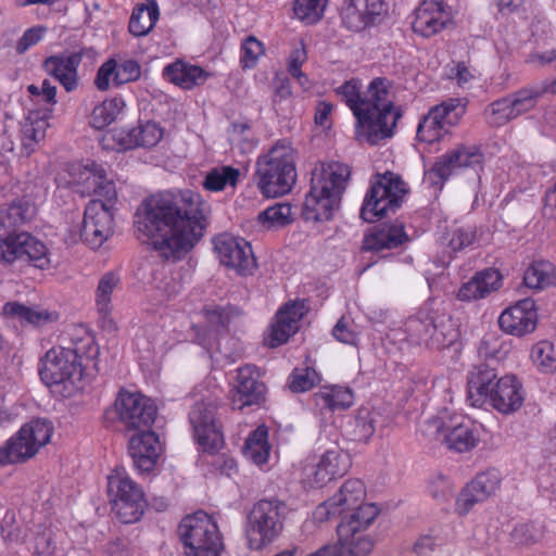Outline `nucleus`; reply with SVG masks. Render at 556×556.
<instances>
[{"label": "nucleus", "instance_id": "f257e3e1", "mask_svg": "<svg viewBox=\"0 0 556 556\" xmlns=\"http://www.w3.org/2000/svg\"><path fill=\"white\" fill-rule=\"evenodd\" d=\"M210 204L194 191L147 199L135 214L138 239L151 244L166 260H180L204 236Z\"/></svg>", "mask_w": 556, "mask_h": 556}, {"label": "nucleus", "instance_id": "f03ea898", "mask_svg": "<svg viewBox=\"0 0 556 556\" xmlns=\"http://www.w3.org/2000/svg\"><path fill=\"white\" fill-rule=\"evenodd\" d=\"M390 83L387 78L377 77L361 96L355 80L344 83L337 89L357 119V136L370 144L393 136L401 112L395 111L389 98Z\"/></svg>", "mask_w": 556, "mask_h": 556}, {"label": "nucleus", "instance_id": "7ed1b4c3", "mask_svg": "<svg viewBox=\"0 0 556 556\" xmlns=\"http://www.w3.org/2000/svg\"><path fill=\"white\" fill-rule=\"evenodd\" d=\"M348 165L339 162L321 164L312 173L311 189L303 204L305 220L326 222L339 210L350 177Z\"/></svg>", "mask_w": 556, "mask_h": 556}, {"label": "nucleus", "instance_id": "20e7f679", "mask_svg": "<svg viewBox=\"0 0 556 556\" xmlns=\"http://www.w3.org/2000/svg\"><path fill=\"white\" fill-rule=\"evenodd\" d=\"M379 515L374 503H365L345 510L337 526L338 544L324 545L306 556H368L374 548V541L365 531Z\"/></svg>", "mask_w": 556, "mask_h": 556}, {"label": "nucleus", "instance_id": "39448f33", "mask_svg": "<svg viewBox=\"0 0 556 556\" xmlns=\"http://www.w3.org/2000/svg\"><path fill=\"white\" fill-rule=\"evenodd\" d=\"M256 185L266 198L289 193L296 181L292 151L285 144H275L256 162Z\"/></svg>", "mask_w": 556, "mask_h": 556}, {"label": "nucleus", "instance_id": "423d86ee", "mask_svg": "<svg viewBox=\"0 0 556 556\" xmlns=\"http://www.w3.org/2000/svg\"><path fill=\"white\" fill-rule=\"evenodd\" d=\"M288 513L287 504L277 497L256 502L248 515L245 527L249 547L261 551L279 538Z\"/></svg>", "mask_w": 556, "mask_h": 556}, {"label": "nucleus", "instance_id": "0eeeda50", "mask_svg": "<svg viewBox=\"0 0 556 556\" xmlns=\"http://www.w3.org/2000/svg\"><path fill=\"white\" fill-rule=\"evenodd\" d=\"M177 533L184 545L185 556H220L224 549L217 523L202 510L186 516L180 521Z\"/></svg>", "mask_w": 556, "mask_h": 556}, {"label": "nucleus", "instance_id": "6e6552de", "mask_svg": "<svg viewBox=\"0 0 556 556\" xmlns=\"http://www.w3.org/2000/svg\"><path fill=\"white\" fill-rule=\"evenodd\" d=\"M406 193V184L401 176L392 172L376 175L361 208L362 219L375 223L390 213L394 214Z\"/></svg>", "mask_w": 556, "mask_h": 556}, {"label": "nucleus", "instance_id": "1a4fd4ad", "mask_svg": "<svg viewBox=\"0 0 556 556\" xmlns=\"http://www.w3.org/2000/svg\"><path fill=\"white\" fill-rule=\"evenodd\" d=\"M108 491L112 513L122 523L130 525L141 520L148 503L142 488L128 476L124 467H116L108 476Z\"/></svg>", "mask_w": 556, "mask_h": 556}, {"label": "nucleus", "instance_id": "9d476101", "mask_svg": "<svg viewBox=\"0 0 556 556\" xmlns=\"http://www.w3.org/2000/svg\"><path fill=\"white\" fill-rule=\"evenodd\" d=\"M39 375L48 387L63 386L64 390L70 391L83 378L81 356L74 349L52 348L41 358Z\"/></svg>", "mask_w": 556, "mask_h": 556}, {"label": "nucleus", "instance_id": "9b49d317", "mask_svg": "<svg viewBox=\"0 0 556 556\" xmlns=\"http://www.w3.org/2000/svg\"><path fill=\"white\" fill-rule=\"evenodd\" d=\"M53 427L47 419H33L0 447V466L25 462L36 455L52 435Z\"/></svg>", "mask_w": 556, "mask_h": 556}, {"label": "nucleus", "instance_id": "f8f14e48", "mask_svg": "<svg viewBox=\"0 0 556 556\" xmlns=\"http://www.w3.org/2000/svg\"><path fill=\"white\" fill-rule=\"evenodd\" d=\"M428 425L442 438V442L450 450L466 452L477 444L475 425L463 415L451 414L447 409H443L429 419Z\"/></svg>", "mask_w": 556, "mask_h": 556}, {"label": "nucleus", "instance_id": "ddd939ff", "mask_svg": "<svg viewBox=\"0 0 556 556\" xmlns=\"http://www.w3.org/2000/svg\"><path fill=\"white\" fill-rule=\"evenodd\" d=\"M15 261L29 262L40 269L50 265L47 247L26 231H12L0 238V262L11 264Z\"/></svg>", "mask_w": 556, "mask_h": 556}, {"label": "nucleus", "instance_id": "4468645a", "mask_svg": "<svg viewBox=\"0 0 556 556\" xmlns=\"http://www.w3.org/2000/svg\"><path fill=\"white\" fill-rule=\"evenodd\" d=\"M465 110L459 99H448L431 108L418 124L417 139L428 143L439 141L448 131L447 127L458 124Z\"/></svg>", "mask_w": 556, "mask_h": 556}, {"label": "nucleus", "instance_id": "2eb2a0df", "mask_svg": "<svg viewBox=\"0 0 556 556\" xmlns=\"http://www.w3.org/2000/svg\"><path fill=\"white\" fill-rule=\"evenodd\" d=\"M114 407L119 422L128 431L150 429L156 415L155 405L141 393L121 391Z\"/></svg>", "mask_w": 556, "mask_h": 556}, {"label": "nucleus", "instance_id": "dca6fc26", "mask_svg": "<svg viewBox=\"0 0 556 556\" xmlns=\"http://www.w3.org/2000/svg\"><path fill=\"white\" fill-rule=\"evenodd\" d=\"M482 162L483 154L479 148L459 144L439 156L425 176L431 186L442 187L456 169L480 167Z\"/></svg>", "mask_w": 556, "mask_h": 556}, {"label": "nucleus", "instance_id": "f3484780", "mask_svg": "<svg viewBox=\"0 0 556 556\" xmlns=\"http://www.w3.org/2000/svg\"><path fill=\"white\" fill-rule=\"evenodd\" d=\"M113 211L100 200L90 201L85 208L78 232L83 243L100 248L113 235Z\"/></svg>", "mask_w": 556, "mask_h": 556}, {"label": "nucleus", "instance_id": "a211bd4d", "mask_svg": "<svg viewBox=\"0 0 556 556\" xmlns=\"http://www.w3.org/2000/svg\"><path fill=\"white\" fill-rule=\"evenodd\" d=\"M216 412L217 406L214 402L201 401L194 403L189 413L194 438L201 448L210 454L217 452L224 443L216 420Z\"/></svg>", "mask_w": 556, "mask_h": 556}, {"label": "nucleus", "instance_id": "6ab92c4d", "mask_svg": "<svg viewBox=\"0 0 556 556\" xmlns=\"http://www.w3.org/2000/svg\"><path fill=\"white\" fill-rule=\"evenodd\" d=\"M214 251L220 264L236 269L239 275L252 274L256 267L251 244L242 238L222 233L214 238Z\"/></svg>", "mask_w": 556, "mask_h": 556}, {"label": "nucleus", "instance_id": "aec40b11", "mask_svg": "<svg viewBox=\"0 0 556 556\" xmlns=\"http://www.w3.org/2000/svg\"><path fill=\"white\" fill-rule=\"evenodd\" d=\"M267 388L261 380L256 366L245 365L237 370L236 382L231 389L233 409L242 410L249 406H260L265 402Z\"/></svg>", "mask_w": 556, "mask_h": 556}, {"label": "nucleus", "instance_id": "412c9836", "mask_svg": "<svg viewBox=\"0 0 556 556\" xmlns=\"http://www.w3.org/2000/svg\"><path fill=\"white\" fill-rule=\"evenodd\" d=\"M365 496V485L359 479L346 480L339 491L318 505L314 511V519L318 522H325L342 515L345 510L362 505V501Z\"/></svg>", "mask_w": 556, "mask_h": 556}, {"label": "nucleus", "instance_id": "4be33fe9", "mask_svg": "<svg viewBox=\"0 0 556 556\" xmlns=\"http://www.w3.org/2000/svg\"><path fill=\"white\" fill-rule=\"evenodd\" d=\"M386 11L382 0H346L341 17L350 30L362 31L380 23Z\"/></svg>", "mask_w": 556, "mask_h": 556}, {"label": "nucleus", "instance_id": "5701e85b", "mask_svg": "<svg viewBox=\"0 0 556 556\" xmlns=\"http://www.w3.org/2000/svg\"><path fill=\"white\" fill-rule=\"evenodd\" d=\"M538 313L534 300L526 298L506 308L498 317L500 328L516 337H522L535 330Z\"/></svg>", "mask_w": 556, "mask_h": 556}, {"label": "nucleus", "instance_id": "b1692460", "mask_svg": "<svg viewBox=\"0 0 556 556\" xmlns=\"http://www.w3.org/2000/svg\"><path fill=\"white\" fill-rule=\"evenodd\" d=\"M160 451L159 437L151 429L137 431L129 439L128 454L140 473H149L155 468Z\"/></svg>", "mask_w": 556, "mask_h": 556}, {"label": "nucleus", "instance_id": "393cba45", "mask_svg": "<svg viewBox=\"0 0 556 556\" xmlns=\"http://www.w3.org/2000/svg\"><path fill=\"white\" fill-rule=\"evenodd\" d=\"M109 137L116 142L118 150L151 148L162 139L163 130L156 123L147 122L129 129L115 127L105 135V139Z\"/></svg>", "mask_w": 556, "mask_h": 556}, {"label": "nucleus", "instance_id": "a878e982", "mask_svg": "<svg viewBox=\"0 0 556 556\" xmlns=\"http://www.w3.org/2000/svg\"><path fill=\"white\" fill-rule=\"evenodd\" d=\"M500 486L496 472L488 471L477 475L459 493L456 505L459 514H467L475 504L485 501Z\"/></svg>", "mask_w": 556, "mask_h": 556}, {"label": "nucleus", "instance_id": "bb28decb", "mask_svg": "<svg viewBox=\"0 0 556 556\" xmlns=\"http://www.w3.org/2000/svg\"><path fill=\"white\" fill-rule=\"evenodd\" d=\"M488 397V403L503 414H510L518 410L525 401L522 386L513 375L501 377Z\"/></svg>", "mask_w": 556, "mask_h": 556}, {"label": "nucleus", "instance_id": "cd10ccee", "mask_svg": "<svg viewBox=\"0 0 556 556\" xmlns=\"http://www.w3.org/2000/svg\"><path fill=\"white\" fill-rule=\"evenodd\" d=\"M497 372L491 364L475 365L467 376L468 401L475 407H482L495 389Z\"/></svg>", "mask_w": 556, "mask_h": 556}, {"label": "nucleus", "instance_id": "c85d7f7f", "mask_svg": "<svg viewBox=\"0 0 556 556\" xmlns=\"http://www.w3.org/2000/svg\"><path fill=\"white\" fill-rule=\"evenodd\" d=\"M80 62V53H63L47 58L42 66L48 75L53 76L67 92H71L77 87V68Z\"/></svg>", "mask_w": 556, "mask_h": 556}, {"label": "nucleus", "instance_id": "c756f323", "mask_svg": "<svg viewBox=\"0 0 556 556\" xmlns=\"http://www.w3.org/2000/svg\"><path fill=\"white\" fill-rule=\"evenodd\" d=\"M502 275L497 269L486 268L478 271L468 282L464 283L457 293L462 301L479 300L501 288Z\"/></svg>", "mask_w": 556, "mask_h": 556}, {"label": "nucleus", "instance_id": "7c9ffc66", "mask_svg": "<svg viewBox=\"0 0 556 556\" xmlns=\"http://www.w3.org/2000/svg\"><path fill=\"white\" fill-rule=\"evenodd\" d=\"M446 20L441 3L424 1L415 11L412 22L414 33L422 37H431L445 27Z\"/></svg>", "mask_w": 556, "mask_h": 556}, {"label": "nucleus", "instance_id": "2f4dec72", "mask_svg": "<svg viewBox=\"0 0 556 556\" xmlns=\"http://www.w3.org/2000/svg\"><path fill=\"white\" fill-rule=\"evenodd\" d=\"M407 240L408 236L402 224L384 225L365 238L363 249L380 252L399 248Z\"/></svg>", "mask_w": 556, "mask_h": 556}, {"label": "nucleus", "instance_id": "473e14b6", "mask_svg": "<svg viewBox=\"0 0 556 556\" xmlns=\"http://www.w3.org/2000/svg\"><path fill=\"white\" fill-rule=\"evenodd\" d=\"M208 73L197 65H190L181 61L168 64L163 70V76L170 83L184 88L191 89L194 86L204 84Z\"/></svg>", "mask_w": 556, "mask_h": 556}, {"label": "nucleus", "instance_id": "72a5a7b5", "mask_svg": "<svg viewBox=\"0 0 556 556\" xmlns=\"http://www.w3.org/2000/svg\"><path fill=\"white\" fill-rule=\"evenodd\" d=\"M3 314L15 318L23 326L40 327L58 319V314L38 307H30L18 302H8L3 306Z\"/></svg>", "mask_w": 556, "mask_h": 556}, {"label": "nucleus", "instance_id": "f704fd0d", "mask_svg": "<svg viewBox=\"0 0 556 556\" xmlns=\"http://www.w3.org/2000/svg\"><path fill=\"white\" fill-rule=\"evenodd\" d=\"M35 215L36 206L30 200L16 199L0 207V225L8 230H14L31 220Z\"/></svg>", "mask_w": 556, "mask_h": 556}, {"label": "nucleus", "instance_id": "c9c22d12", "mask_svg": "<svg viewBox=\"0 0 556 556\" xmlns=\"http://www.w3.org/2000/svg\"><path fill=\"white\" fill-rule=\"evenodd\" d=\"M160 11L155 1L137 4L131 13L128 29L136 37L148 35L159 20Z\"/></svg>", "mask_w": 556, "mask_h": 556}, {"label": "nucleus", "instance_id": "e433bc0d", "mask_svg": "<svg viewBox=\"0 0 556 556\" xmlns=\"http://www.w3.org/2000/svg\"><path fill=\"white\" fill-rule=\"evenodd\" d=\"M546 92H549L547 83L527 86L509 93L508 98L516 117L533 110L536 106L539 99Z\"/></svg>", "mask_w": 556, "mask_h": 556}, {"label": "nucleus", "instance_id": "4c0bfd02", "mask_svg": "<svg viewBox=\"0 0 556 556\" xmlns=\"http://www.w3.org/2000/svg\"><path fill=\"white\" fill-rule=\"evenodd\" d=\"M523 283L530 289L541 290L556 285V271L548 261L533 262L523 274Z\"/></svg>", "mask_w": 556, "mask_h": 556}, {"label": "nucleus", "instance_id": "58836bf2", "mask_svg": "<svg viewBox=\"0 0 556 556\" xmlns=\"http://www.w3.org/2000/svg\"><path fill=\"white\" fill-rule=\"evenodd\" d=\"M377 414L368 408H359L349 421L346 432L351 440L368 442L376 431Z\"/></svg>", "mask_w": 556, "mask_h": 556}, {"label": "nucleus", "instance_id": "ea45409f", "mask_svg": "<svg viewBox=\"0 0 556 556\" xmlns=\"http://www.w3.org/2000/svg\"><path fill=\"white\" fill-rule=\"evenodd\" d=\"M353 391L343 387L324 389L314 394L315 404L329 410L346 409L353 404Z\"/></svg>", "mask_w": 556, "mask_h": 556}, {"label": "nucleus", "instance_id": "a19ab883", "mask_svg": "<svg viewBox=\"0 0 556 556\" xmlns=\"http://www.w3.org/2000/svg\"><path fill=\"white\" fill-rule=\"evenodd\" d=\"M433 330L431 334L432 349H445L455 343L459 337L457 324L451 316H437L433 318Z\"/></svg>", "mask_w": 556, "mask_h": 556}, {"label": "nucleus", "instance_id": "79ce46f5", "mask_svg": "<svg viewBox=\"0 0 556 556\" xmlns=\"http://www.w3.org/2000/svg\"><path fill=\"white\" fill-rule=\"evenodd\" d=\"M51 116L50 110H45L43 113L40 112H29L28 116L25 118L22 124V142L23 146L27 149L34 142H38L45 137L46 128H47V119Z\"/></svg>", "mask_w": 556, "mask_h": 556}, {"label": "nucleus", "instance_id": "37998d69", "mask_svg": "<svg viewBox=\"0 0 556 556\" xmlns=\"http://www.w3.org/2000/svg\"><path fill=\"white\" fill-rule=\"evenodd\" d=\"M508 353L509 346L496 333L484 334L478 345V355L483 361L482 364L494 366L504 361Z\"/></svg>", "mask_w": 556, "mask_h": 556}, {"label": "nucleus", "instance_id": "c03bdc74", "mask_svg": "<svg viewBox=\"0 0 556 556\" xmlns=\"http://www.w3.org/2000/svg\"><path fill=\"white\" fill-rule=\"evenodd\" d=\"M268 432L264 428H257L245 440L243 454L256 465L265 464L269 456L267 442Z\"/></svg>", "mask_w": 556, "mask_h": 556}, {"label": "nucleus", "instance_id": "a18cd8bd", "mask_svg": "<svg viewBox=\"0 0 556 556\" xmlns=\"http://www.w3.org/2000/svg\"><path fill=\"white\" fill-rule=\"evenodd\" d=\"M240 170L229 165L212 168L205 176L203 186L210 191H222L227 186L236 187Z\"/></svg>", "mask_w": 556, "mask_h": 556}, {"label": "nucleus", "instance_id": "49530a36", "mask_svg": "<svg viewBox=\"0 0 556 556\" xmlns=\"http://www.w3.org/2000/svg\"><path fill=\"white\" fill-rule=\"evenodd\" d=\"M483 118L491 127H501L516 119L508 96L491 102L483 111Z\"/></svg>", "mask_w": 556, "mask_h": 556}, {"label": "nucleus", "instance_id": "de8ad7c7", "mask_svg": "<svg viewBox=\"0 0 556 556\" xmlns=\"http://www.w3.org/2000/svg\"><path fill=\"white\" fill-rule=\"evenodd\" d=\"M125 103L122 98H113L97 105L90 117V124L97 129H102L113 123L122 112Z\"/></svg>", "mask_w": 556, "mask_h": 556}, {"label": "nucleus", "instance_id": "09e8293b", "mask_svg": "<svg viewBox=\"0 0 556 556\" xmlns=\"http://www.w3.org/2000/svg\"><path fill=\"white\" fill-rule=\"evenodd\" d=\"M339 460L340 454L337 451H327L316 466L314 472L315 482L323 485L337 476H341L344 469L340 467Z\"/></svg>", "mask_w": 556, "mask_h": 556}, {"label": "nucleus", "instance_id": "8fccbe9b", "mask_svg": "<svg viewBox=\"0 0 556 556\" xmlns=\"http://www.w3.org/2000/svg\"><path fill=\"white\" fill-rule=\"evenodd\" d=\"M27 91L31 97V101L41 106L36 112L43 113L45 110H50L52 112L53 106L58 103L56 87L52 85L49 79H45L41 83V86L34 84L28 85Z\"/></svg>", "mask_w": 556, "mask_h": 556}, {"label": "nucleus", "instance_id": "3c124183", "mask_svg": "<svg viewBox=\"0 0 556 556\" xmlns=\"http://www.w3.org/2000/svg\"><path fill=\"white\" fill-rule=\"evenodd\" d=\"M119 278L116 274L109 271L102 276L97 289L98 313H111V295L117 287Z\"/></svg>", "mask_w": 556, "mask_h": 556}, {"label": "nucleus", "instance_id": "603ef678", "mask_svg": "<svg viewBox=\"0 0 556 556\" xmlns=\"http://www.w3.org/2000/svg\"><path fill=\"white\" fill-rule=\"evenodd\" d=\"M292 207L289 203H277L258 214V222L267 227L283 226L292 222Z\"/></svg>", "mask_w": 556, "mask_h": 556}, {"label": "nucleus", "instance_id": "864d4df0", "mask_svg": "<svg viewBox=\"0 0 556 556\" xmlns=\"http://www.w3.org/2000/svg\"><path fill=\"white\" fill-rule=\"evenodd\" d=\"M543 534L544 527L541 523L529 521L517 525L511 532V539L516 544L527 545L538 543Z\"/></svg>", "mask_w": 556, "mask_h": 556}, {"label": "nucleus", "instance_id": "5fc2aeb1", "mask_svg": "<svg viewBox=\"0 0 556 556\" xmlns=\"http://www.w3.org/2000/svg\"><path fill=\"white\" fill-rule=\"evenodd\" d=\"M326 0H295L294 14L307 24L318 22L324 12Z\"/></svg>", "mask_w": 556, "mask_h": 556}, {"label": "nucleus", "instance_id": "6e6d98bb", "mask_svg": "<svg viewBox=\"0 0 556 556\" xmlns=\"http://www.w3.org/2000/svg\"><path fill=\"white\" fill-rule=\"evenodd\" d=\"M298 325H291L285 319V312H278L276 323L271 326L268 345L277 348L288 341L291 334L298 331Z\"/></svg>", "mask_w": 556, "mask_h": 556}, {"label": "nucleus", "instance_id": "4d7b16f0", "mask_svg": "<svg viewBox=\"0 0 556 556\" xmlns=\"http://www.w3.org/2000/svg\"><path fill=\"white\" fill-rule=\"evenodd\" d=\"M318 380L317 372L312 368H295L289 379V388L292 392H305L312 389Z\"/></svg>", "mask_w": 556, "mask_h": 556}, {"label": "nucleus", "instance_id": "13d9d810", "mask_svg": "<svg viewBox=\"0 0 556 556\" xmlns=\"http://www.w3.org/2000/svg\"><path fill=\"white\" fill-rule=\"evenodd\" d=\"M141 66L135 60H125L122 63L116 62V73L113 83L121 86L140 78Z\"/></svg>", "mask_w": 556, "mask_h": 556}, {"label": "nucleus", "instance_id": "bf43d9fd", "mask_svg": "<svg viewBox=\"0 0 556 556\" xmlns=\"http://www.w3.org/2000/svg\"><path fill=\"white\" fill-rule=\"evenodd\" d=\"M408 330L417 338L419 343H424L431 348V334L433 330V317L425 319L412 318L407 324Z\"/></svg>", "mask_w": 556, "mask_h": 556}, {"label": "nucleus", "instance_id": "052dcab7", "mask_svg": "<svg viewBox=\"0 0 556 556\" xmlns=\"http://www.w3.org/2000/svg\"><path fill=\"white\" fill-rule=\"evenodd\" d=\"M242 58L241 62L243 67H253L258 56L264 52L263 43L255 37H248L241 47Z\"/></svg>", "mask_w": 556, "mask_h": 556}, {"label": "nucleus", "instance_id": "680f3d73", "mask_svg": "<svg viewBox=\"0 0 556 556\" xmlns=\"http://www.w3.org/2000/svg\"><path fill=\"white\" fill-rule=\"evenodd\" d=\"M476 239V228L472 226H462L453 230L450 240V247L454 251H462L472 244Z\"/></svg>", "mask_w": 556, "mask_h": 556}, {"label": "nucleus", "instance_id": "e2e57ef3", "mask_svg": "<svg viewBox=\"0 0 556 556\" xmlns=\"http://www.w3.org/2000/svg\"><path fill=\"white\" fill-rule=\"evenodd\" d=\"M531 357L535 364L542 367L551 366L554 361V346L549 341L538 342L531 351Z\"/></svg>", "mask_w": 556, "mask_h": 556}, {"label": "nucleus", "instance_id": "0e129e2a", "mask_svg": "<svg viewBox=\"0 0 556 556\" xmlns=\"http://www.w3.org/2000/svg\"><path fill=\"white\" fill-rule=\"evenodd\" d=\"M104 169L99 168L98 170V179L101 181H94L97 184V187L94 188V193L99 197L103 198L101 200L103 203H106L111 211L113 210V201L116 199V190L114 182L111 180H103L104 178Z\"/></svg>", "mask_w": 556, "mask_h": 556}, {"label": "nucleus", "instance_id": "69168bd1", "mask_svg": "<svg viewBox=\"0 0 556 556\" xmlns=\"http://www.w3.org/2000/svg\"><path fill=\"white\" fill-rule=\"evenodd\" d=\"M116 73V61L109 59L99 68L94 78L96 87L104 91L110 87V81L113 80Z\"/></svg>", "mask_w": 556, "mask_h": 556}, {"label": "nucleus", "instance_id": "338daca9", "mask_svg": "<svg viewBox=\"0 0 556 556\" xmlns=\"http://www.w3.org/2000/svg\"><path fill=\"white\" fill-rule=\"evenodd\" d=\"M46 30L47 28L45 26H35L27 29L17 41L16 51L20 54L25 53L30 47L42 39Z\"/></svg>", "mask_w": 556, "mask_h": 556}, {"label": "nucleus", "instance_id": "774afa93", "mask_svg": "<svg viewBox=\"0 0 556 556\" xmlns=\"http://www.w3.org/2000/svg\"><path fill=\"white\" fill-rule=\"evenodd\" d=\"M429 490L432 497L437 500H442L451 494L452 484L446 476L442 473H437L430 480Z\"/></svg>", "mask_w": 556, "mask_h": 556}]
</instances>
